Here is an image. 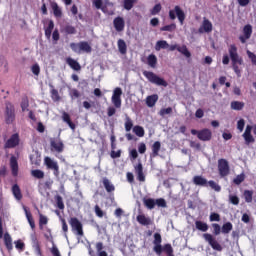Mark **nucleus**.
I'll use <instances>...</instances> for the list:
<instances>
[{
  "label": "nucleus",
  "instance_id": "1",
  "mask_svg": "<svg viewBox=\"0 0 256 256\" xmlns=\"http://www.w3.org/2000/svg\"><path fill=\"white\" fill-rule=\"evenodd\" d=\"M230 60L234 73L237 75V77H241V70L239 65H243V57L239 55V50L235 44H230L228 46V55L224 54L222 57L223 65H229Z\"/></svg>",
  "mask_w": 256,
  "mask_h": 256
},
{
  "label": "nucleus",
  "instance_id": "2",
  "mask_svg": "<svg viewBox=\"0 0 256 256\" xmlns=\"http://www.w3.org/2000/svg\"><path fill=\"white\" fill-rule=\"evenodd\" d=\"M161 243H163L161 234L159 232L154 233L153 251L156 255H161V253L164 252L167 256H175V254H173V246H171V244H165L162 246Z\"/></svg>",
  "mask_w": 256,
  "mask_h": 256
},
{
  "label": "nucleus",
  "instance_id": "3",
  "mask_svg": "<svg viewBox=\"0 0 256 256\" xmlns=\"http://www.w3.org/2000/svg\"><path fill=\"white\" fill-rule=\"evenodd\" d=\"M15 119V105H13L11 102H6L4 110V120L6 125H13L15 123Z\"/></svg>",
  "mask_w": 256,
  "mask_h": 256
},
{
  "label": "nucleus",
  "instance_id": "4",
  "mask_svg": "<svg viewBox=\"0 0 256 256\" xmlns=\"http://www.w3.org/2000/svg\"><path fill=\"white\" fill-rule=\"evenodd\" d=\"M144 77L150 82L153 83V85H158L159 87H167L169 85L165 79L157 76V74L151 72V71H143Z\"/></svg>",
  "mask_w": 256,
  "mask_h": 256
},
{
  "label": "nucleus",
  "instance_id": "5",
  "mask_svg": "<svg viewBox=\"0 0 256 256\" xmlns=\"http://www.w3.org/2000/svg\"><path fill=\"white\" fill-rule=\"evenodd\" d=\"M185 12L183 11V9H181V6L176 5L174 7V9L169 11V19H171V21H175L176 19H178L180 25H183V23H185Z\"/></svg>",
  "mask_w": 256,
  "mask_h": 256
},
{
  "label": "nucleus",
  "instance_id": "6",
  "mask_svg": "<svg viewBox=\"0 0 256 256\" xmlns=\"http://www.w3.org/2000/svg\"><path fill=\"white\" fill-rule=\"evenodd\" d=\"M191 135H197L200 141H211L213 139V132L209 128H203L201 130H191Z\"/></svg>",
  "mask_w": 256,
  "mask_h": 256
},
{
  "label": "nucleus",
  "instance_id": "7",
  "mask_svg": "<svg viewBox=\"0 0 256 256\" xmlns=\"http://www.w3.org/2000/svg\"><path fill=\"white\" fill-rule=\"evenodd\" d=\"M69 225L72 232L75 233L77 237H83V235H85V232H83V223H81L77 217L70 218Z\"/></svg>",
  "mask_w": 256,
  "mask_h": 256
},
{
  "label": "nucleus",
  "instance_id": "8",
  "mask_svg": "<svg viewBox=\"0 0 256 256\" xmlns=\"http://www.w3.org/2000/svg\"><path fill=\"white\" fill-rule=\"evenodd\" d=\"M218 173L222 179L231 173V168L229 167V161H227V159L221 158L218 160Z\"/></svg>",
  "mask_w": 256,
  "mask_h": 256
},
{
  "label": "nucleus",
  "instance_id": "9",
  "mask_svg": "<svg viewBox=\"0 0 256 256\" xmlns=\"http://www.w3.org/2000/svg\"><path fill=\"white\" fill-rule=\"evenodd\" d=\"M44 165L46 166L47 169L50 171H53L54 177H59V164L57 161L51 159V157H45L44 158Z\"/></svg>",
  "mask_w": 256,
  "mask_h": 256
},
{
  "label": "nucleus",
  "instance_id": "10",
  "mask_svg": "<svg viewBox=\"0 0 256 256\" xmlns=\"http://www.w3.org/2000/svg\"><path fill=\"white\" fill-rule=\"evenodd\" d=\"M203 239L209 243L210 247H212L214 251H223V246H221L217 239H215V237H213L210 233H204Z\"/></svg>",
  "mask_w": 256,
  "mask_h": 256
},
{
  "label": "nucleus",
  "instance_id": "11",
  "mask_svg": "<svg viewBox=\"0 0 256 256\" xmlns=\"http://www.w3.org/2000/svg\"><path fill=\"white\" fill-rule=\"evenodd\" d=\"M21 139L19 138V134L15 133L10 136V138L5 142L4 149H15V147H19Z\"/></svg>",
  "mask_w": 256,
  "mask_h": 256
},
{
  "label": "nucleus",
  "instance_id": "12",
  "mask_svg": "<svg viewBox=\"0 0 256 256\" xmlns=\"http://www.w3.org/2000/svg\"><path fill=\"white\" fill-rule=\"evenodd\" d=\"M50 147L51 151H55L56 153H63L65 150V144H63V141L59 138H51Z\"/></svg>",
  "mask_w": 256,
  "mask_h": 256
},
{
  "label": "nucleus",
  "instance_id": "13",
  "mask_svg": "<svg viewBox=\"0 0 256 256\" xmlns=\"http://www.w3.org/2000/svg\"><path fill=\"white\" fill-rule=\"evenodd\" d=\"M121 95H123V90L117 87L113 91L112 103L116 109H121Z\"/></svg>",
  "mask_w": 256,
  "mask_h": 256
},
{
  "label": "nucleus",
  "instance_id": "14",
  "mask_svg": "<svg viewBox=\"0 0 256 256\" xmlns=\"http://www.w3.org/2000/svg\"><path fill=\"white\" fill-rule=\"evenodd\" d=\"M251 35H253V26L247 24L243 27V35L239 36V41L241 43H247V40L251 39Z\"/></svg>",
  "mask_w": 256,
  "mask_h": 256
},
{
  "label": "nucleus",
  "instance_id": "15",
  "mask_svg": "<svg viewBox=\"0 0 256 256\" xmlns=\"http://www.w3.org/2000/svg\"><path fill=\"white\" fill-rule=\"evenodd\" d=\"M10 169L12 177H17V175H19V162L15 156L10 157Z\"/></svg>",
  "mask_w": 256,
  "mask_h": 256
},
{
  "label": "nucleus",
  "instance_id": "16",
  "mask_svg": "<svg viewBox=\"0 0 256 256\" xmlns=\"http://www.w3.org/2000/svg\"><path fill=\"white\" fill-rule=\"evenodd\" d=\"M113 25L114 29H116L118 33H121V31L125 30V19H123V17L118 16L113 20Z\"/></svg>",
  "mask_w": 256,
  "mask_h": 256
},
{
  "label": "nucleus",
  "instance_id": "17",
  "mask_svg": "<svg viewBox=\"0 0 256 256\" xmlns=\"http://www.w3.org/2000/svg\"><path fill=\"white\" fill-rule=\"evenodd\" d=\"M137 222L144 227H149V225H153V220L150 217L145 216V214H139L136 217Z\"/></svg>",
  "mask_w": 256,
  "mask_h": 256
},
{
  "label": "nucleus",
  "instance_id": "18",
  "mask_svg": "<svg viewBox=\"0 0 256 256\" xmlns=\"http://www.w3.org/2000/svg\"><path fill=\"white\" fill-rule=\"evenodd\" d=\"M4 245L9 252L13 251V238H11L9 232L4 234Z\"/></svg>",
  "mask_w": 256,
  "mask_h": 256
},
{
  "label": "nucleus",
  "instance_id": "19",
  "mask_svg": "<svg viewBox=\"0 0 256 256\" xmlns=\"http://www.w3.org/2000/svg\"><path fill=\"white\" fill-rule=\"evenodd\" d=\"M103 187L106 189L107 193H113L115 191V185L111 183V180L107 177L102 179Z\"/></svg>",
  "mask_w": 256,
  "mask_h": 256
},
{
  "label": "nucleus",
  "instance_id": "20",
  "mask_svg": "<svg viewBox=\"0 0 256 256\" xmlns=\"http://www.w3.org/2000/svg\"><path fill=\"white\" fill-rule=\"evenodd\" d=\"M66 63L74 71H81V64H79V62H77V60L69 57L66 59Z\"/></svg>",
  "mask_w": 256,
  "mask_h": 256
},
{
  "label": "nucleus",
  "instance_id": "21",
  "mask_svg": "<svg viewBox=\"0 0 256 256\" xmlns=\"http://www.w3.org/2000/svg\"><path fill=\"white\" fill-rule=\"evenodd\" d=\"M51 9L53 11L54 17H56L57 19H60V17H63V11L61 10L57 2L51 3Z\"/></svg>",
  "mask_w": 256,
  "mask_h": 256
},
{
  "label": "nucleus",
  "instance_id": "22",
  "mask_svg": "<svg viewBox=\"0 0 256 256\" xmlns=\"http://www.w3.org/2000/svg\"><path fill=\"white\" fill-rule=\"evenodd\" d=\"M79 50L80 54L83 53H91L93 51V48H91V45H89V42L87 41H81L79 42Z\"/></svg>",
  "mask_w": 256,
  "mask_h": 256
},
{
  "label": "nucleus",
  "instance_id": "23",
  "mask_svg": "<svg viewBox=\"0 0 256 256\" xmlns=\"http://www.w3.org/2000/svg\"><path fill=\"white\" fill-rule=\"evenodd\" d=\"M151 149H152V153L150 154V157L152 158L159 157V151H161V142L159 141L154 142Z\"/></svg>",
  "mask_w": 256,
  "mask_h": 256
},
{
  "label": "nucleus",
  "instance_id": "24",
  "mask_svg": "<svg viewBox=\"0 0 256 256\" xmlns=\"http://www.w3.org/2000/svg\"><path fill=\"white\" fill-rule=\"evenodd\" d=\"M195 227L198 231H202V233H207V231H209V225L201 220L195 222Z\"/></svg>",
  "mask_w": 256,
  "mask_h": 256
},
{
  "label": "nucleus",
  "instance_id": "25",
  "mask_svg": "<svg viewBox=\"0 0 256 256\" xmlns=\"http://www.w3.org/2000/svg\"><path fill=\"white\" fill-rule=\"evenodd\" d=\"M159 101V95L153 94L150 96H147L146 98V105L147 107H155V104Z\"/></svg>",
  "mask_w": 256,
  "mask_h": 256
},
{
  "label": "nucleus",
  "instance_id": "26",
  "mask_svg": "<svg viewBox=\"0 0 256 256\" xmlns=\"http://www.w3.org/2000/svg\"><path fill=\"white\" fill-rule=\"evenodd\" d=\"M12 194L14 195L15 199H17V201H21V199H23V194L21 193L19 184H14L12 186Z\"/></svg>",
  "mask_w": 256,
  "mask_h": 256
},
{
  "label": "nucleus",
  "instance_id": "27",
  "mask_svg": "<svg viewBox=\"0 0 256 256\" xmlns=\"http://www.w3.org/2000/svg\"><path fill=\"white\" fill-rule=\"evenodd\" d=\"M193 183L199 187H207V179L203 178V176H194Z\"/></svg>",
  "mask_w": 256,
  "mask_h": 256
},
{
  "label": "nucleus",
  "instance_id": "28",
  "mask_svg": "<svg viewBox=\"0 0 256 256\" xmlns=\"http://www.w3.org/2000/svg\"><path fill=\"white\" fill-rule=\"evenodd\" d=\"M26 219L32 229V231H35V220L33 219V214L27 208H24Z\"/></svg>",
  "mask_w": 256,
  "mask_h": 256
},
{
  "label": "nucleus",
  "instance_id": "29",
  "mask_svg": "<svg viewBox=\"0 0 256 256\" xmlns=\"http://www.w3.org/2000/svg\"><path fill=\"white\" fill-rule=\"evenodd\" d=\"M62 120L64 121V123H67V125L70 127V129H73V130L75 129V123H73V121H71V116L69 115V113L63 112Z\"/></svg>",
  "mask_w": 256,
  "mask_h": 256
},
{
  "label": "nucleus",
  "instance_id": "30",
  "mask_svg": "<svg viewBox=\"0 0 256 256\" xmlns=\"http://www.w3.org/2000/svg\"><path fill=\"white\" fill-rule=\"evenodd\" d=\"M117 45L119 53H121V55H127V43H125V40L119 39Z\"/></svg>",
  "mask_w": 256,
  "mask_h": 256
},
{
  "label": "nucleus",
  "instance_id": "31",
  "mask_svg": "<svg viewBox=\"0 0 256 256\" xmlns=\"http://www.w3.org/2000/svg\"><path fill=\"white\" fill-rule=\"evenodd\" d=\"M161 49H169V43L165 40H159L156 42L155 51H161Z\"/></svg>",
  "mask_w": 256,
  "mask_h": 256
},
{
  "label": "nucleus",
  "instance_id": "32",
  "mask_svg": "<svg viewBox=\"0 0 256 256\" xmlns=\"http://www.w3.org/2000/svg\"><path fill=\"white\" fill-rule=\"evenodd\" d=\"M55 28V23L53 20H50L48 23V27L45 29V36L47 39H51V33H53V29Z\"/></svg>",
  "mask_w": 256,
  "mask_h": 256
},
{
  "label": "nucleus",
  "instance_id": "33",
  "mask_svg": "<svg viewBox=\"0 0 256 256\" xmlns=\"http://www.w3.org/2000/svg\"><path fill=\"white\" fill-rule=\"evenodd\" d=\"M147 63L149 67L155 69V67H157V56H155V54H150L147 58Z\"/></svg>",
  "mask_w": 256,
  "mask_h": 256
},
{
  "label": "nucleus",
  "instance_id": "34",
  "mask_svg": "<svg viewBox=\"0 0 256 256\" xmlns=\"http://www.w3.org/2000/svg\"><path fill=\"white\" fill-rule=\"evenodd\" d=\"M233 231V224L231 222H226L222 225V233L224 235H229Z\"/></svg>",
  "mask_w": 256,
  "mask_h": 256
},
{
  "label": "nucleus",
  "instance_id": "35",
  "mask_svg": "<svg viewBox=\"0 0 256 256\" xmlns=\"http://www.w3.org/2000/svg\"><path fill=\"white\" fill-rule=\"evenodd\" d=\"M143 203L145 205V207H147V209H155V199L153 198H144L143 199Z\"/></svg>",
  "mask_w": 256,
  "mask_h": 256
},
{
  "label": "nucleus",
  "instance_id": "36",
  "mask_svg": "<svg viewBox=\"0 0 256 256\" xmlns=\"http://www.w3.org/2000/svg\"><path fill=\"white\" fill-rule=\"evenodd\" d=\"M243 107H245L244 102H239V101L231 102V109H233L234 111H242Z\"/></svg>",
  "mask_w": 256,
  "mask_h": 256
},
{
  "label": "nucleus",
  "instance_id": "37",
  "mask_svg": "<svg viewBox=\"0 0 256 256\" xmlns=\"http://www.w3.org/2000/svg\"><path fill=\"white\" fill-rule=\"evenodd\" d=\"M136 3H137V0H124L123 7L124 9H126V11H131Z\"/></svg>",
  "mask_w": 256,
  "mask_h": 256
},
{
  "label": "nucleus",
  "instance_id": "38",
  "mask_svg": "<svg viewBox=\"0 0 256 256\" xmlns=\"http://www.w3.org/2000/svg\"><path fill=\"white\" fill-rule=\"evenodd\" d=\"M49 223V218L47 216L39 213V229L43 231V226L47 225Z\"/></svg>",
  "mask_w": 256,
  "mask_h": 256
},
{
  "label": "nucleus",
  "instance_id": "39",
  "mask_svg": "<svg viewBox=\"0 0 256 256\" xmlns=\"http://www.w3.org/2000/svg\"><path fill=\"white\" fill-rule=\"evenodd\" d=\"M202 27L205 33H211L213 31V24L207 19L203 21Z\"/></svg>",
  "mask_w": 256,
  "mask_h": 256
},
{
  "label": "nucleus",
  "instance_id": "40",
  "mask_svg": "<svg viewBox=\"0 0 256 256\" xmlns=\"http://www.w3.org/2000/svg\"><path fill=\"white\" fill-rule=\"evenodd\" d=\"M54 199L56 201V207H58V209L63 211V209H65V203H63V197H61V195H56L54 196Z\"/></svg>",
  "mask_w": 256,
  "mask_h": 256
},
{
  "label": "nucleus",
  "instance_id": "41",
  "mask_svg": "<svg viewBox=\"0 0 256 256\" xmlns=\"http://www.w3.org/2000/svg\"><path fill=\"white\" fill-rule=\"evenodd\" d=\"M133 133H135L137 137H145V129H143L142 126H134Z\"/></svg>",
  "mask_w": 256,
  "mask_h": 256
},
{
  "label": "nucleus",
  "instance_id": "42",
  "mask_svg": "<svg viewBox=\"0 0 256 256\" xmlns=\"http://www.w3.org/2000/svg\"><path fill=\"white\" fill-rule=\"evenodd\" d=\"M243 195L246 203H253V190H244Z\"/></svg>",
  "mask_w": 256,
  "mask_h": 256
},
{
  "label": "nucleus",
  "instance_id": "43",
  "mask_svg": "<svg viewBox=\"0 0 256 256\" xmlns=\"http://www.w3.org/2000/svg\"><path fill=\"white\" fill-rule=\"evenodd\" d=\"M32 177H35V179H43L45 177V172H43L40 169H35L31 171Z\"/></svg>",
  "mask_w": 256,
  "mask_h": 256
},
{
  "label": "nucleus",
  "instance_id": "44",
  "mask_svg": "<svg viewBox=\"0 0 256 256\" xmlns=\"http://www.w3.org/2000/svg\"><path fill=\"white\" fill-rule=\"evenodd\" d=\"M177 51L182 55H185L187 58L191 57V52H189L186 45L178 46Z\"/></svg>",
  "mask_w": 256,
  "mask_h": 256
},
{
  "label": "nucleus",
  "instance_id": "45",
  "mask_svg": "<svg viewBox=\"0 0 256 256\" xmlns=\"http://www.w3.org/2000/svg\"><path fill=\"white\" fill-rule=\"evenodd\" d=\"M175 29H177V24L172 23L170 25H165V26L161 27L160 31H168L169 33H173V31H175Z\"/></svg>",
  "mask_w": 256,
  "mask_h": 256
},
{
  "label": "nucleus",
  "instance_id": "46",
  "mask_svg": "<svg viewBox=\"0 0 256 256\" xmlns=\"http://www.w3.org/2000/svg\"><path fill=\"white\" fill-rule=\"evenodd\" d=\"M50 94H51V99L54 100L55 102L61 101V96L59 95V91L57 89L53 88L50 91Z\"/></svg>",
  "mask_w": 256,
  "mask_h": 256
},
{
  "label": "nucleus",
  "instance_id": "47",
  "mask_svg": "<svg viewBox=\"0 0 256 256\" xmlns=\"http://www.w3.org/2000/svg\"><path fill=\"white\" fill-rule=\"evenodd\" d=\"M20 107L23 111V113H25V111H29V98L25 97L22 99Z\"/></svg>",
  "mask_w": 256,
  "mask_h": 256
},
{
  "label": "nucleus",
  "instance_id": "48",
  "mask_svg": "<svg viewBox=\"0 0 256 256\" xmlns=\"http://www.w3.org/2000/svg\"><path fill=\"white\" fill-rule=\"evenodd\" d=\"M243 181H245V173H241L240 175H237L233 179L234 185H241V183H243Z\"/></svg>",
  "mask_w": 256,
  "mask_h": 256
},
{
  "label": "nucleus",
  "instance_id": "49",
  "mask_svg": "<svg viewBox=\"0 0 256 256\" xmlns=\"http://www.w3.org/2000/svg\"><path fill=\"white\" fill-rule=\"evenodd\" d=\"M64 32L67 34V35H75V33H77V29H75L74 26L72 25H66L64 27Z\"/></svg>",
  "mask_w": 256,
  "mask_h": 256
},
{
  "label": "nucleus",
  "instance_id": "50",
  "mask_svg": "<svg viewBox=\"0 0 256 256\" xmlns=\"http://www.w3.org/2000/svg\"><path fill=\"white\" fill-rule=\"evenodd\" d=\"M207 185H209V187H211L213 189V191H216L217 193H219V191H221V187L219 184H217L215 181L210 180L207 182Z\"/></svg>",
  "mask_w": 256,
  "mask_h": 256
},
{
  "label": "nucleus",
  "instance_id": "51",
  "mask_svg": "<svg viewBox=\"0 0 256 256\" xmlns=\"http://www.w3.org/2000/svg\"><path fill=\"white\" fill-rule=\"evenodd\" d=\"M212 229H213V235H221L222 233V227L218 223H213L212 224Z\"/></svg>",
  "mask_w": 256,
  "mask_h": 256
},
{
  "label": "nucleus",
  "instance_id": "52",
  "mask_svg": "<svg viewBox=\"0 0 256 256\" xmlns=\"http://www.w3.org/2000/svg\"><path fill=\"white\" fill-rule=\"evenodd\" d=\"M161 9H163V7L161 6V3H158L150 10V13L151 15H159Z\"/></svg>",
  "mask_w": 256,
  "mask_h": 256
},
{
  "label": "nucleus",
  "instance_id": "53",
  "mask_svg": "<svg viewBox=\"0 0 256 256\" xmlns=\"http://www.w3.org/2000/svg\"><path fill=\"white\" fill-rule=\"evenodd\" d=\"M125 131L129 132L133 129V120L129 118V116L126 117L125 121Z\"/></svg>",
  "mask_w": 256,
  "mask_h": 256
},
{
  "label": "nucleus",
  "instance_id": "54",
  "mask_svg": "<svg viewBox=\"0 0 256 256\" xmlns=\"http://www.w3.org/2000/svg\"><path fill=\"white\" fill-rule=\"evenodd\" d=\"M173 113V108L168 107V108H162L159 112V115L161 117H165V115H171Z\"/></svg>",
  "mask_w": 256,
  "mask_h": 256
},
{
  "label": "nucleus",
  "instance_id": "55",
  "mask_svg": "<svg viewBox=\"0 0 256 256\" xmlns=\"http://www.w3.org/2000/svg\"><path fill=\"white\" fill-rule=\"evenodd\" d=\"M14 243H15V247H16V249H18V251H24L25 250V243L23 241L17 240Z\"/></svg>",
  "mask_w": 256,
  "mask_h": 256
},
{
  "label": "nucleus",
  "instance_id": "56",
  "mask_svg": "<svg viewBox=\"0 0 256 256\" xmlns=\"http://www.w3.org/2000/svg\"><path fill=\"white\" fill-rule=\"evenodd\" d=\"M246 53L248 55V59L251 60L252 65H256V55H255V53L251 52L250 50H247Z\"/></svg>",
  "mask_w": 256,
  "mask_h": 256
},
{
  "label": "nucleus",
  "instance_id": "57",
  "mask_svg": "<svg viewBox=\"0 0 256 256\" xmlns=\"http://www.w3.org/2000/svg\"><path fill=\"white\" fill-rule=\"evenodd\" d=\"M210 221L213 222V221H221V215H219V213H215V212H212L210 214V217H209Z\"/></svg>",
  "mask_w": 256,
  "mask_h": 256
},
{
  "label": "nucleus",
  "instance_id": "58",
  "mask_svg": "<svg viewBox=\"0 0 256 256\" xmlns=\"http://www.w3.org/2000/svg\"><path fill=\"white\" fill-rule=\"evenodd\" d=\"M229 201L232 205H239V196L229 195Z\"/></svg>",
  "mask_w": 256,
  "mask_h": 256
},
{
  "label": "nucleus",
  "instance_id": "59",
  "mask_svg": "<svg viewBox=\"0 0 256 256\" xmlns=\"http://www.w3.org/2000/svg\"><path fill=\"white\" fill-rule=\"evenodd\" d=\"M94 211L97 217L103 218V216L105 215V212H103V210L101 209V207H99V205H96L94 207Z\"/></svg>",
  "mask_w": 256,
  "mask_h": 256
},
{
  "label": "nucleus",
  "instance_id": "60",
  "mask_svg": "<svg viewBox=\"0 0 256 256\" xmlns=\"http://www.w3.org/2000/svg\"><path fill=\"white\" fill-rule=\"evenodd\" d=\"M155 203H156V205H157L158 207H163V208L167 207V202H166L165 199H163V198H158V199H156V200H155Z\"/></svg>",
  "mask_w": 256,
  "mask_h": 256
},
{
  "label": "nucleus",
  "instance_id": "61",
  "mask_svg": "<svg viewBox=\"0 0 256 256\" xmlns=\"http://www.w3.org/2000/svg\"><path fill=\"white\" fill-rule=\"evenodd\" d=\"M70 97L71 99H79V97H81V93H79V90L77 89H72L70 92Z\"/></svg>",
  "mask_w": 256,
  "mask_h": 256
},
{
  "label": "nucleus",
  "instance_id": "62",
  "mask_svg": "<svg viewBox=\"0 0 256 256\" xmlns=\"http://www.w3.org/2000/svg\"><path fill=\"white\" fill-rule=\"evenodd\" d=\"M70 49H72L74 53L80 54L79 43H75V42L70 43Z\"/></svg>",
  "mask_w": 256,
  "mask_h": 256
},
{
  "label": "nucleus",
  "instance_id": "63",
  "mask_svg": "<svg viewBox=\"0 0 256 256\" xmlns=\"http://www.w3.org/2000/svg\"><path fill=\"white\" fill-rule=\"evenodd\" d=\"M31 71L34 75H39V73H41V68L39 67V64H34L31 68Z\"/></svg>",
  "mask_w": 256,
  "mask_h": 256
},
{
  "label": "nucleus",
  "instance_id": "64",
  "mask_svg": "<svg viewBox=\"0 0 256 256\" xmlns=\"http://www.w3.org/2000/svg\"><path fill=\"white\" fill-rule=\"evenodd\" d=\"M50 252L53 256H61V252H59V248H57V246H53Z\"/></svg>",
  "mask_w": 256,
  "mask_h": 256
}]
</instances>
